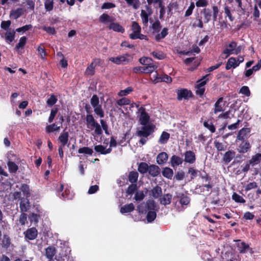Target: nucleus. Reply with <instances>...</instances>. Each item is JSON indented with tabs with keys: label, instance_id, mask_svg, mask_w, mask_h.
I'll use <instances>...</instances> for the list:
<instances>
[{
	"label": "nucleus",
	"instance_id": "19",
	"mask_svg": "<svg viewBox=\"0 0 261 261\" xmlns=\"http://www.w3.org/2000/svg\"><path fill=\"white\" fill-rule=\"evenodd\" d=\"M74 197V193L70 189L66 188L64 191L61 193L60 198L63 200H71Z\"/></svg>",
	"mask_w": 261,
	"mask_h": 261
},
{
	"label": "nucleus",
	"instance_id": "53",
	"mask_svg": "<svg viewBox=\"0 0 261 261\" xmlns=\"http://www.w3.org/2000/svg\"><path fill=\"white\" fill-rule=\"evenodd\" d=\"M113 19L107 14L103 13L99 17V21L103 23L111 22Z\"/></svg>",
	"mask_w": 261,
	"mask_h": 261
},
{
	"label": "nucleus",
	"instance_id": "16",
	"mask_svg": "<svg viewBox=\"0 0 261 261\" xmlns=\"http://www.w3.org/2000/svg\"><path fill=\"white\" fill-rule=\"evenodd\" d=\"M236 152L232 150L226 151L222 158L223 161L225 164H228L235 156Z\"/></svg>",
	"mask_w": 261,
	"mask_h": 261
},
{
	"label": "nucleus",
	"instance_id": "18",
	"mask_svg": "<svg viewBox=\"0 0 261 261\" xmlns=\"http://www.w3.org/2000/svg\"><path fill=\"white\" fill-rule=\"evenodd\" d=\"M183 159L177 155H173L170 158L171 166L173 168L181 165Z\"/></svg>",
	"mask_w": 261,
	"mask_h": 261
},
{
	"label": "nucleus",
	"instance_id": "23",
	"mask_svg": "<svg viewBox=\"0 0 261 261\" xmlns=\"http://www.w3.org/2000/svg\"><path fill=\"white\" fill-rule=\"evenodd\" d=\"M211 76V74H207L202 76V78L197 81V84L195 87H204L207 82L210 80L208 77Z\"/></svg>",
	"mask_w": 261,
	"mask_h": 261
},
{
	"label": "nucleus",
	"instance_id": "3",
	"mask_svg": "<svg viewBox=\"0 0 261 261\" xmlns=\"http://www.w3.org/2000/svg\"><path fill=\"white\" fill-rule=\"evenodd\" d=\"M86 123L89 128H95L94 133L96 135L100 136L102 134L100 125L95 120L92 114H87L86 117Z\"/></svg>",
	"mask_w": 261,
	"mask_h": 261
},
{
	"label": "nucleus",
	"instance_id": "11",
	"mask_svg": "<svg viewBox=\"0 0 261 261\" xmlns=\"http://www.w3.org/2000/svg\"><path fill=\"white\" fill-rule=\"evenodd\" d=\"M250 132L249 128H242L241 129L238 134L237 139L240 141H245L248 137V135Z\"/></svg>",
	"mask_w": 261,
	"mask_h": 261
},
{
	"label": "nucleus",
	"instance_id": "51",
	"mask_svg": "<svg viewBox=\"0 0 261 261\" xmlns=\"http://www.w3.org/2000/svg\"><path fill=\"white\" fill-rule=\"evenodd\" d=\"M129 38L135 40L137 39H140L141 40H148V37L146 35L141 34L140 33L138 34H130Z\"/></svg>",
	"mask_w": 261,
	"mask_h": 261
},
{
	"label": "nucleus",
	"instance_id": "40",
	"mask_svg": "<svg viewBox=\"0 0 261 261\" xmlns=\"http://www.w3.org/2000/svg\"><path fill=\"white\" fill-rule=\"evenodd\" d=\"M132 33L130 34H138L141 33V28L138 22L136 21H133L132 25Z\"/></svg>",
	"mask_w": 261,
	"mask_h": 261
},
{
	"label": "nucleus",
	"instance_id": "21",
	"mask_svg": "<svg viewBox=\"0 0 261 261\" xmlns=\"http://www.w3.org/2000/svg\"><path fill=\"white\" fill-rule=\"evenodd\" d=\"M109 29L113 30L115 32L123 33L125 31L124 29L120 24L117 22H111L109 26Z\"/></svg>",
	"mask_w": 261,
	"mask_h": 261
},
{
	"label": "nucleus",
	"instance_id": "41",
	"mask_svg": "<svg viewBox=\"0 0 261 261\" xmlns=\"http://www.w3.org/2000/svg\"><path fill=\"white\" fill-rule=\"evenodd\" d=\"M7 165L10 173H15L18 169V166L12 161H9Z\"/></svg>",
	"mask_w": 261,
	"mask_h": 261
},
{
	"label": "nucleus",
	"instance_id": "6",
	"mask_svg": "<svg viewBox=\"0 0 261 261\" xmlns=\"http://www.w3.org/2000/svg\"><path fill=\"white\" fill-rule=\"evenodd\" d=\"M24 234L25 239L29 240H34L37 237L38 230L36 227H33L30 228H28L25 231H24Z\"/></svg>",
	"mask_w": 261,
	"mask_h": 261
},
{
	"label": "nucleus",
	"instance_id": "33",
	"mask_svg": "<svg viewBox=\"0 0 261 261\" xmlns=\"http://www.w3.org/2000/svg\"><path fill=\"white\" fill-rule=\"evenodd\" d=\"M162 175L164 177L171 179L173 175V171L169 167H165L162 170Z\"/></svg>",
	"mask_w": 261,
	"mask_h": 261
},
{
	"label": "nucleus",
	"instance_id": "63",
	"mask_svg": "<svg viewBox=\"0 0 261 261\" xmlns=\"http://www.w3.org/2000/svg\"><path fill=\"white\" fill-rule=\"evenodd\" d=\"M150 14H147V12L142 10L141 13V17L144 24H147L148 22V16Z\"/></svg>",
	"mask_w": 261,
	"mask_h": 261
},
{
	"label": "nucleus",
	"instance_id": "60",
	"mask_svg": "<svg viewBox=\"0 0 261 261\" xmlns=\"http://www.w3.org/2000/svg\"><path fill=\"white\" fill-rule=\"evenodd\" d=\"M195 7V4L194 2H191L189 7L188 9L186 10L185 17H189L191 16L193 13V10L194 9Z\"/></svg>",
	"mask_w": 261,
	"mask_h": 261
},
{
	"label": "nucleus",
	"instance_id": "24",
	"mask_svg": "<svg viewBox=\"0 0 261 261\" xmlns=\"http://www.w3.org/2000/svg\"><path fill=\"white\" fill-rule=\"evenodd\" d=\"M223 97H219L218 100L216 101V102L215 103L214 105V113L215 114H217L219 112L223 111V107L221 105V103L223 102Z\"/></svg>",
	"mask_w": 261,
	"mask_h": 261
},
{
	"label": "nucleus",
	"instance_id": "46",
	"mask_svg": "<svg viewBox=\"0 0 261 261\" xmlns=\"http://www.w3.org/2000/svg\"><path fill=\"white\" fill-rule=\"evenodd\" d=\"M156 217V212L154 211H149L146 215V219L148 222H152Z\"/></svg>",
	"mask_w": 261,
	"mask_h": 261
},
{
	"label": "nucleus",
	"instance_id": "38",
	"mask_svg": "<svg viewBox=\"0 0 261 261\" xmlns=\"http://www.w3.org/2000/svg\"><path fill=\"white\" fill-rule=\"evenodd\" d=\"M20 190L23 193L25 197H30L31 196V192L30 187L27 184H21Z\"/></svg>",
	"mask_w": 261,
	"mask_h": 261
},
{
	"label": "nucleus",
	"instance_id": "54",
	"mask_svg": "<svg viewBox=\"0 0 261 261\" xmlns=\"http://www.w3.org/2000/svg\"><path fill=\"white\" fill-rule=\"evenodd\" d=\"M203 126L209 129L212 133H215L216 131V128L212 122L205 121L203 122Z\"/></svg>",
	"mask_w": 261,
	"mask_h": 261
},
{
	"label": "nucleus",
	"instance_id": "5",
	"mask_svg": "<svg viewBox=\"0 0 261 261\" xmlns=\"http://www.w3.org/2000/svg\"><path fill=\"white\" fill-rule=\"evenodd\" d=\"M177 99L181 100L182 99H188L190 97H193V94L190 90L187 89H181L177 91Z\"/></svg>",
	"mask_w": 261,
	"mask_h": 261
},
{
	"label": "nucleus",
	"instance_id": "22",
	"mask_svg": "<svg viewBox=\"0 0 261 261\" xmlns=\"http://www.w3.org/2000/svg\"><path fill=\"white\" fill-rule=\"evenodd\" d=\"M172 198V195L170 194H164L160 197V203L164 205H168L171 203Z\"/></svg>",
	"mask_w": 261,
	"mask_h": 261
},
{
	"label": "nucleus",
	"instance_id": "2",
	"mask_svg": "<svg viewBox=\"0 0 261 261\" xmlns=\"http://www.w3.org/2000/svg\"><path fill=\"white\" fill-rule=\"evenodd\" d=\"M138 110L140 113L139 122L143 126L136 132V135L138 137H148L154 132L155 126L148 124L150 117L143 107L139 108Z\"/></svg>",
	"mask_w": 261,
	"mask_h": 261
},
{
	"label": "nucleus",
	"instance_id": "14",
	"mask_svg": "<svg viewBox=\"0 0 261 261\" xmlns=\"http://www.w3.org/2000/svg\"><path fill=\"white\" fill-rule=\"evenodd\" d=\"M236 246L238 250L240 253H245L247 252V249L249 248V245L245 243L244 242H241L240 240H237Z\"/></svg>",
	"mask_w": 261,
	"mask_h": 261
},
{
	"label": "nucleus",
	"instance_id": "35",
	"mask_svg": "<svg viewBox=\"0 0 261 261\" xmlns=\"http://www.w3.org/2000/svg\"><path fill=\"white\" fill-rule=\"evenodd\" d=\"M61 127V126H58L56 123L47 125L45 127V130L47 133H50L55 131H58Z\"/></svg>",
	"mask_w": 261,
	"mask_h": 261
},
{
	"label": "nucleus",
	"instance_id": "61",
	"mask_svg": "<svg viewBox=\"0 0 261 261\" xmlns=\"http://www.w3.org/2000/svg\"><path fill=\"white\" fill-rule=\"evenodd\" d=\"M153 57L159 60H163L165 58V54L160 51H154L151 53Z\"/></svg>",
	"mask_w": 261,
	"mask_h": 261
},
{
	"label": "nucleus",
	"instance_id": "8",
	"mask_svg": "<svg viewBox=\"0 0 261 261\" xmlns=\"http://www.w3.org/2000/svg\"><path fill=\"white\" fill-rule=\"evenodd\" d=\"M69 136L68 132L64 129L58 137V141L61 143L60 145H62L63 146L67 145L68 147L69 146L70 143H68Z\"/></svg>",
	"mask_w": 261,
	"mask_h": 261
},
{
	"label": "nucleus",
	"instance_id": "1",
	"mask_svg": "<svg viewBox=\"0 0 261 261\" xmlns=\"http://www.w3.org/2000/svg\"><path fill=\"white\" fill-rule=\"evenodd\" d=\"M213 13L209 8H204L195 13V20L192 24L194 28L202 29L203 24L208 23L211 20L212 17L214 20H216L218 16L219 10L218 7L215 5L212 6Z\"/></svg>",
	"mask_w": 261,
	"mask_h": 261
},
{
	"label": "nucleus",
	"instance_id": "64",
	"mask_svg": "<svg viewBox=\"0 0 261 261\" xmlns=\"http://www.w3.org/2000/svg\"><path fill=\"white\" fill-rule=\"evenodd\" d=\"M145 196V194H144L143 191H137L135 193L134 199L137 201H141L144 198Z\"/></svg>",
	"mask_w": 261,
	"mask_h": 261
},
{
	"label": "nucleus",
	"instance_id": "37",
	"mask_svg": "<svg viewBox=\"0 0 261 261\" xmlns=\"http://www.w3.org/2000/svg\"><path fill=\"white\" fill-rule=\"evenodd\" d=\"M170 134L166 132H163L159 140V143L164 144L167 142L170 138Z\"/></svg>",
	"mask_w": 261,
	"mask_h": 261
},
{
	"label": "nucleus",
	"instance_id": "42",
	"mask_svg": "<svg viewBox=\"0 0 261 261\" xmlns=\"http://www.w3.org/2000/svg\"><path fill=\"white\" fill-rule=\"evenodd\" d=\"M157 68V66L154 65L153 63H152L151 65L144 66L143 72H144L145 73H151L154 71Z\"/></svg>",
	"mask_w": 261,
	"mask_h": 261
},
{
	"label": "nucleus",
	"instance_id": "52",
	"mask_svg": "<svg viewBox=\"0 0 261 261\" xmlns=\"http://www.w3.org/2000/svg\"><path fill=\"white\" fill-rule=\"evenodd\" d=\"M27 38L25 36L21 37L19 40V42L16 44L15 49L18 50L20 48H22L26 44Z\"/></svg>",
	"mask_w": 261,
	"mask_h": 261
},
{
	"label": "nucleus",
	"instance_id": "28",
	"mask_svg": "<svg viewBox=\"0 0 261 261\" xmlns=\"http://www.w3.org/2000/svg\"><path fill=\"white\" fill-rule=\"evenodd\" d=\"M11 240L8 234H4L2 241V247L5 249H8L10 247Z\"/></svg>",
	"mask_w": 261,
	"mask_h": 261
},
{
	"label": "nucleus",
	"instance_id": "13",
	"mask_svg": "<svg viewBox=\"0 0 261 261\" xmlns=\"http://www.w3.org/2000/svg\"><path fill=\"white\" fill-rule=\"evenodd\" d=\"M161 172L160 167L155 165L151 164L149 166L148 173L153 177L158 176Z\"/></svg>",
	"mask_w": 261,
	"mask_h": 261
},
{
	"label": "nucleus",
	"instance_id": "27",
	"mask_svg": "<svg viewBox=\"0 0 261 261\" xmlns=\"http://www.w3.org/2000/svg\"><path fill=\"white\" fill-rule=\"evenodd\" d=\"M15 36V32L14 30L11 31L9 29L6 32L5 35V41L9 43L12 42Z\"/></svg>",
	"mask_w": 261,
	"mask_h": 261
},
{
	"label": "nucleus",
	"instance_id": "10",
	"mask_svg": "<svg viewBox=\"0 0 261 261\" xmlns=\"http://www.w3.org/2000/svg\"><path fill=\"white\" fill-rule=\"evenodd\" d=\"M176 196L179 199V203L182 206L187 205L190 202V197L182 193L176 192Z\"/></svg>",
	"mask_w": 261,
	"mask_h": 261
},
{
	"label": "nucleus",
	"instance_id": "55",
	"mask_svg": "<svg viewBox=\"0 0 261 261\" xmlns=\"http://www.w3.org/2000/svg\"><path fill=\"white\" fill-rule=\"evenodd\" d=\"M58 112V109L57 108H55L51 110L50 114L48 119V121L49 123H51L54 121Z\"/></svg>",
	"mask_w": 261,
	"mask_h": 261
},
{
	"label": "nucleus",
	"instance_id": "43",
	"mask_svg": "<svg viewBox=\"0 0 261 261\" xmlns=\"http://www.w3.org/2000/svg\"><path fill=\"white\" fill-rule=\"evenodd\" d=\"M138 187L136 184H132L130 185L126 190L127 195H132L137 192Z\"/></svg>",
	"mask_w": 261,
	"mask_h": 261
},
{
	"label": "nucleus",
	"instance_id": "17",
	"mask_svg": "<svg viewBox=\"0 0 261 261\" xmlns=\"http://www.w3.org/2000/svg\"><path fill=\"white\" fill-rule=\"evenodd\" d=\"M168 157V154L166 152H162L156 156V163L160 165H163L167 162Z\"/></svg>",
	"mask_w": 261,
	"mask_h": 261
},
{
	"label": "nucleus",
	"instance_id": "62",
	"mask_svg": "<svg viewBox=\"0 0 261 261\" xmlns=\"http://www.w3.org/2000/svg\"><path fill=\"white\" fill-rule=\"evenodd\" d=\"M42 44H41L40 46H39L37 48V50L41 59L43 60H45V57L47 55V54L45 51V49L44 47H42Z\"/></svg>",
	"mask_w": 261,
	"mask_h": 261
},
{
	"label": "nucleus",
	"instance_id": "57",
	"mask_svg": "<svg viewBox=\"0 0 261 261\" xmlns=\"http://www.w3.org/2000/svg\"><path fill=\"white\" fill-rule=\"evenodd\" d=\"M239 93H241L246 96L249 97L251 95V92L248 86H244L241 88Z\"/></svg>",
	"mask_w": 261,
	"mask_h": 261
},
{
	"label": "nucleus",
	"instance_id": "59",
	"mask_svg": "<svg viewBox=\"0 0 261 261\" xmlns=\"http://www.w3.org/2000/svg\"><path fill=\"white\" fill-rule=\"evenodd\" d=\"M117 104L119 106L124 105H128L130 103V100L127 98L123 97L119 100L116 102Z\"/></svg>",
	"mask_w": 261,
	"mask_h": 261
},
{
	"label": "nucleus",
	"instance_id": "44",
	"mask_svg": "<svg viewBox=\"0 0 261 261\" xmlns=\"http://www.w3.org/2000/svg\"><path fill=\"white\" fill-rule=\"evenodd\" d=\"M151 28L153 30V33L158 34L162 28L160 21L159 20H155V22L152 23Z\"/></svg>",
	"mask_w": 261,
	"mask_h": 261
},
{
	"label": "nucleus",
	"instance_id": "25",
	"mask_svg": "<svg viewBox=\"0 0 261 261\" xmlns=\"http://www.w3.org/2000/svg\"><path fill=\"white\" fill-rule=\"evenodd\" d=\"M239 63H237L236 58L231 57L228 60L225 68L226 70H229L231 67L234 68L239 66Z\"/></svg>",
	"mask_w": 261,
	"mask_h": 261
},
{
	"label": "nucleus",
	"instance_id": "15",
	"mask_svg": "<svg viewBox=\"0 0 261 261\" xmlns=\"http://www.w3.org/2000/svg\"><path fill=\"white\" fill-rule=\"evenodd\" d=\"M242 143L239 145L238 151L241 153H245L247 152L251 148V145L250 143L247 141H242Z\"/></svg>",
	"mask_w": 261,
	"mask_h": 261
},
{
	"label": "nucleus",
	"instance_id": "39",
	"mask_svg": "<svg viewBox=\"0 0 261 261\" xmlns=\"http://www.w3.org/2000/svg\"><path fill=\"white\" fill-rule=\"evenodd\" d=\"M78 153L80 154L91 155L93 153V151L92 148H90L88 147H83L79 149Z\"/></svg>",
	"mask_w": 261,
	"mask_h": 261
},
{
	"label": "nucleus",
	"instance_id": "9",
	"mask_svg": "<svg viewBox=\"0 0 261 261\" xmlns=\"http://www.w3.org/2000/svg\"><path fill=\"white\" fill-rule=\"evenodd\" d=\"M28 198L22 197L20 199L19 207L21 212H28L31 207L30 202Z\"/></svg>",
	"mask_w": 261,
	"mask_h": 261
},
{
	"label": "nucleus",
	"instance_id": "32",
	"mask_svg": "<svg viewBox=\"0 0 261 261\" xmlns=\"http://www.w3.org/2000/svg\"><path fill=\"white\" fill-rule=\"evenodd\" d=\"M168 34L167 28H164L160 33L156 34L155 36V40L159 42L164 39Z\"/></svg>",
	"mask_w": 261,
	"mask_h": 261
},
{
	"label": "nucleus",
	"instance_id": "29",
	"mask_svg": "<svg viewBox=\"0 0 261 261\" xmlns=\"http://www.w3.org/2000/svg\"><path fill=\"white\" fill-rule=\"evenodd\" d=\"M236 47H237V43L234 41H232L230 43H229L228 45V47L229 48H227L223 50V53L224 54H226V57H227L228 56H229L230 54H232L233 53V51L235 49Z\"/></svg>",
	"mask_w": 261,
	"mask_h": 261
},
{
	"label": "nucleus",
	"instance_id": "26",
	"mask_svg": "<svg viewBox=\"0 0 261 261\" xmlns=\"http://www.w3.org/2000/svg\"><path fill=\"white\" fill-rule=\"evenodd\" d=\"M56 252V250L54 246H49L45 249V255L49 259H53Z\"/></svg>",
	"mask_w": 261,
	"mask_h": 261
},
{
	"label": "nucleus",
	"instance_id": "45",
	"mask_svg": "<svg viewBox=\"0 0 261 261\" xmlns=\"http://www.w3.org/2000/svg\"><path fill=\"white\" fill-rule=\"evenodd\" d=\"M214 146L218 151H224L226 149L227 146L217 141L214 142Z\"/></svg>",
	"mask_w": 261,
	"mask_h": 261
},
{
	"label": "nucleus",
	"instance_id": "20",
	"mask_svg": "<svg viewBox=\"0 0 261 261\" xmlns=\"http://www.w3.org/2000/svg\"><path fill=\"white\" fill-rule=\"evenodd\" d=\"M261 161V153H257L255 155L252 156L251 159L248 161L249 164L253 167L258 164Z\"/></svg>",
	"mask_w": 261,
	"mask_h": 261
},
{
	"label": "nucleus",
	"instance_id": "34",
	"mask_svg": "<svg viewBox=\"0 0 261 261\" xmlns=\"http://www.w3.org/2000/svg\"><path fill=\"white\" fill-rule=\"evenodd\" d=\"M149 165L145 162H141L138 165V170L141 174H145L148 171Z\"/></svg>",
	"mask_w": 261,
	"mask_h": 261
},
{
	"label": "nucleus",
	"instance_id": "49",
	"mask_svg": "<svg viewBox=\"0 0 261 261\" xmlns=\"http://www.w3.org/2000/svg\"><path fill=\"white\" fill-rule=\"evenodd\" d=\"M44 7L46 11H52L54 8V0H45Z\"/></svg>",
	"mask_w": 261,
	"mask_h": 261
},
{
	"label": "nucleus",
	"instance_id": "58",
	"mask_svg": "<svg viewBox=\"0 0 261 261\" xmlns=\"http://www.w3.org/2000/svg\"><path fill=\"white\" fill-rule=\"evenodd\" d=\"M90 103L93 108L100 105L99 98L97 95L94 94L92 96L90 99Z\"/></svg>",
	"mask_w": 261,
	"mask_h": 261
},
{
	"label": "nucleus",
	"instance_id": "47",
	"mask_svg": "<svg viewBox=\"0 0 261 261\" xmlns=\"http://www.w3.org/2000/svg\"><path fill=\"white\" fill-rule=\"evenodd\" d=\"M139 62L141 64L144 65V66L151 65V64L153 63V61L151 58L145 57L141 58L139 59Z\"/></svg>",
	"mask_w": 261,
	"mask_h": 261
},
{
	"label": "nucleus",
	"instance_id": "4",
	"mask_svg": "<svg viewBox=\"0 0 261 261\" xmlns=\"http://www.w3.org/2000/svg\"><path fill=\"white\" fill-rule=\"evenodd\" d=\"M126 57H129V55L126 54L124 55L117 56L116 57H111L109 58V61H111L114 64L117 65L124 64L125 63L130 62V60L127 59Z\"/></svg>",
	"mask_w": 261,
	"mask_h": 261
},
{
	"label": "nucleus",
	"instance_id": "7",
	"mask_svg": "<svg viewBox=\"0 0 261 261\" xmlns=\"http://www.w3.org/2000/svg\"><path fill=\"white\" fill-rule=\"evenodd\" d=\"M185 158L183 161L190 164H194L196 160L195 153L191 150L186 151L184 153Z\"/></svg>",
	"mask_w": 261,
	"mask_h": 261
},
{
	"label": "nucleus",
	"instance_id": "36",
	"mask_svg": "<svg viewBox=\"0 0 261 261\" xmlns=\"http://www.w3.org/2000/svg\"><path fill=\"white\" fill-rule=\"evenodd\" d=\"M139 174L136 171H132L129 173L128 174V180L132 184L136 183L138 178Z\"/></svg>",
	"mask_w": 261,
	"mask_h": 261
},
{
	"label": "nucleus",
	"instance_id": "31",
	"mask_svg": "<svg viewBox=\"0 0 261 261\" xmlns=\"http://www.w3.org/2000/svg\"><path fill=\"white\" fill-rule=\"evenodd\" d=\"M162 194V190L161 187L158 185L155 186L151 190V195L154 198H158L161 196Z\"/></svg>",
	"mask_w": 261,
	"mask_h": 261
},
{
	"label": "nucleus",
	"instance_id": "56",
	"mask_svg": "<svg viewBox=\"0 0 261 261\" xmlns=\"http://www.w3.org/2000/svg\"><path fill=\"white\" fill-rule=\"evenodd\" d=\"M58 101L57 97L54 94H51L50 97L47 100L46 103L47 106L51 107L54 106Z\"/></svg>",
	"mask_w": 261,
	"mask_h": 261
},
{
	"label": "nucleus",
	"instance_id": "48",
	"mask_svg": "<svg viewBox=\"0 0 261 261\" xmlns=\"http://www.w3.org/2000/svg\"><path fill=\"white\" fill-rule=\"evenodd\" d=\"M94 112L96 115L99 116L100 118H103L105 116L104 111L102 110L101 105H99L94 107Z\"/></svg>",
	"mask_w": 261,
	"mask_h": 261
},
{
	"label": "nucleus",
	"instance_id": "50",
	"mask_svg": "<svg viewBox=\"0 0 261 261\" xmlns=\"http://www.w3.org/2000/svg\"><path fill=\"white\" fill-rule=\"evenodd\" d=\"M232 199L236 202L244 203L246 202L245 200L243 197L236 193H233L232 195Z\"/></svg>",
	"mask_w": 261,
	"mask_h": 261
},
{
	"label": "nucleus",
	"instance_id": "30",
	"mask_svg": "<svg viewBox=\"0 0 261 261\" xmlns=\"http://www.w3.org/2000/svg\"><path fill=\"white\" fill-rule=\"evenodd\" d=\"M134 210L135 206L134 204L130 203L129 204H127L122 206L120 208V212L122 214L127 213L133 212Z\"/></svg>",
	"mask_w": 261,
	"mask_h": 261
},
{
	"label": "nucleus",
	"instance_id": "12",
	"mask_svg": "<svg viewBox=\"0 0 261 261\" xmlns=\"http://www.w3.org/2000/svg\"><path fill=\"white\" fill-rule=\"evenodd\" d=\"M24 14V10L21 8H18L16 9H12L10 12V18L17 19Z\"/></svg>",
	"mask_w": 261,
	"mask_h": 261
}]
</instances>
